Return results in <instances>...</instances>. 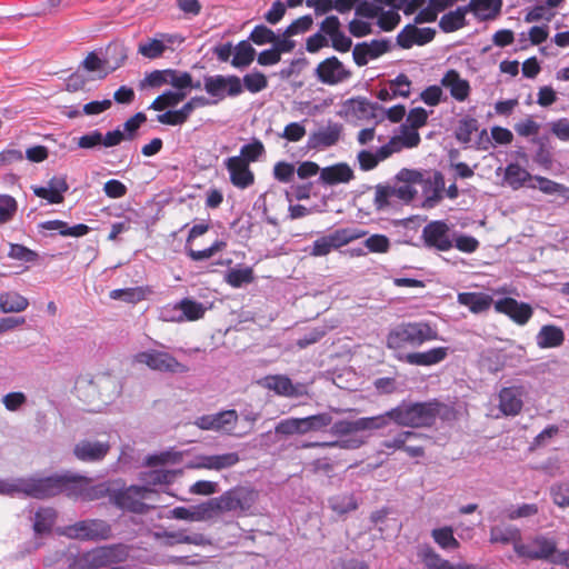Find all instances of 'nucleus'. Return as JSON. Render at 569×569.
<instances>
[{"label":"nucleus","instance_id":"obj_63","mask_svg":"<svg viewBox=\"0 0 569 569\" xmlns=\"http://www.w3.org/2000/svg\"><path fill=\"white\" fill-rule=\"evenodd\" d=\"M313 19L310 14L299 17L292 21L284 30V37H293L299 33H305L312 28Z\"/></svg>","mask_w":569,"mask_h":569},{"label":"nucleus","instance_id":"obj_44","mask_svg":"<svg viewBox=\"0 0 569 569\" xmlns=\"http://www.w3.org/2000/svg\"><path fill=\"white\" fill-rule=\"evenodd\" d=\"M302 435L311 431H320L332 423V417L328 412H321L300 418Z\"/></svg>","mask_w":569,"mask_h":569},{"label":"nucleus","instance_id":"obj_31","mask_svg":"<svg viewBox=\"0 0 569 569\" xmlns=\"http://www.w3.org/2000/svg\"><path fill=\"white\" fill-rule=\"evenodd\" d=\"M90 482L91 479L84 476L71 473L61 475V493L82 499L86 486Z\"/></svg>","mask_w":569,"mask_h":569},{"label":"nucleus","instance_id":"obj_58","mask_svg":"<svg viewBox=\"0 0 569 569\" xmlns=\"http://www.w3.org/2000/svg\"><path fill=\"white\" fill-rule=\"evenodd\" d=\"M227 282L233 288H240L244 283L253 281V271L251 268L231 269L227 274Z\"/></svg>","mask_w":569,"mask_h":569},{"label":"nucleus","instance_id":"obj_5","mask_svg":"<svg viewBox=\"0 0 569 569\" xmlns=\"http://www.w3.org/2000/svg\"><path fill=\"white\" fill-rule=\"evenodd\" d=\"M66 535L71 539L82 541L108 540L112 536L111 526L101 519L80 520L66 528Z\"/></svg>","mask_w":569,"mask_h":569},{"label":"nucleus","instance_id":"obj_34","mask_svg":"<svg viewBox=\"0 0 569 569\" xmlns=\"http://www.w3.org/2000/svg\"><path fill=\"white\" fill-rule=\"evenodd\" d=\"M565 341L561 328L553 325L543 326L537 336V343L541 349L560 347Z\"/></svg>","mask_w":569,"mask_h":569},{"label":"nucleus","instance_id":"obj_39","mask_svg":"<svg viewBox=\"0 0 569 569\" xmlns=\"http://www.w3.org/2000/svg\"><path fill=\"white\" fill-rule=\"evenodd\" d=\"M29 306L27 298L18 292L9 291L0 293V311L4 313L21 312Z\"/></svg>","mask_w":569,"mask_h":569},{"label":"nucleus","instance_id":"obj_32","mask_svg":"<svg viewBox=\"0 0 569 569\" xmlns=\"http://www.w3.org/2000/svg\"><path fill=\"white\" fill-rule=\"evenodd\" d=\"M532 179L530 172L517 162L509 163L505 169L503 181L512 190L521 189Z\"/></svg>","mask_w":569,"mask_h":569},{"label":"nucleus","instance_id":"obj_12","mask_svg":"<svg viewBox=\"0 0 569 569\" xmlns=\"http://www.w3.org/2000/svg\"><path fill=\"white\" fill-rule=\"evenodd\" d=\"M390 50L391 42L388 39L363 41L353 47L352 59L358 67H365L370 60H376Z\"/></svg>","mask_w":569,"mask_h":569},{"label":"nucleus","instance_id":"obj_21","mask_svg":"<svg viewBox=\"0 0 569 569\" xmlns=\"http://www.w3.org/2000/svg\"><path fill=\"white\" fill-rule=\"evenodd\" d=\"M264 387L283 397H300L306 395V387L301 383L293 385L284 375L268 376L264 378Z\"/></svg>","mask_w":569,"mask_h":569},{"label":"nucleus","instance_id":"obj_19","mask_svg":"<svg viewBox=\"0 0 569 569\" xmlns=\"http://www.w3.org/2000/svg\"><path fill=\"white\" fill-rule=\"evenodd\" d=\"M436 30L432 28H418L407 24L397 36V43L402 49H410L415 44L425 46L435 39Z\"/></svg>","mask_w":569,"mask_h":569},{"label":"nucleus","instance_id":"obj_54","mask_svg":"<svg viewBox=\"0 0 569 569\" xmlns=\"http://www.w3.org/2000/svg\"><path fill=\"white\" fill-rule=\"evenodd\" d=\"M331 509L338 515H345L358 508V502L352 495L337 496L330 500Z\"/></svg>","mask_w":569,"mask_h":569},{"label":"nucleus","instance_id":"obj_20","mask_svg":"<svg viewBox=\"0 0 569 569\" xmlns=\"http://www.w3.org/2000/svg\"><path fill=\"white\" fill-rule=\"evenodd\" d=\"M522 393V387H503L498 393L500 411L505 416L515 417L519 415L523 407Z\"/></svg>","mask_w":569,"mask_h":569},{"label":"nucleus","instance_id":"obj_10","mask_svg":"<svg viewBox=\"0 0 569 569\" xmlns=\"http://www.w3.org/2000/svg\"><path fill=\"white\" fill-rule=\"evenodd\" d=\"M19 491L37 499H44L61 493V475L22 481Z\"/></svg>","mask_w":569,"mask_h":569},{"label":"nucleus","instance_id":"obj_24","mask_svg":"<svg viewBox=\"0 0 569 569\" xmlns=\"http://www.w3.org/2000/svg\"><path fill=\"white\" fill-rule=\"evenodd\" d=\"M342 132V126L339 123H329L320 128L309 137V146L315 149H325L335 146Z\"/></svg>","mask_w":569,"mask_h":569},{"label":"nucleus","instance_id":"obj_37","mask_svg":"<svg viewBox=\"0 0 569 569\" xmlns=\"http://www.w3.org/2000/svg\"><path fill=\"white\" fill-rule=\"evenodd\" d=\"M164 42L172 43V36L161 33L160 39L154 38L144 43H140L138 47V52L148 59H157L161 57L167 49Z\"/></svg>","mask_w":569,"mask_h":569},{"label":"nucleus","instance_id":"obj_4","mask_svg":"<svg viewBox=\"0 0 569 569\" xmlns=\"http://www.w3.org/2000/svg\"><path fill=\"white\" fill-rule=\"evenodd\" d=\"M259 499V491L250 486H236L214 498L216 508L223 513L244 517L251 513Z\"/></svg>","mask_w":569,"mask_h":569},{"label":"nucleus","instance_id":"obj_16","mask_svg":"<svg viewBox=\"0 0 569 569\" xmlns=\"http://www.w3.org/2000/svg\"><path fill=\"white\" fill-rule=\"evenodd\" d=\"M127 558V551L121 545L102 546L89 551L84 559L92 568L107 567L121 562Z\"/></svg>","mask_w":569,"mask_h":569},{"label":"nucleus","instance_id":"obj_33","mask_svg":"<svg viewBox=\"0 0 569 569\" xmlns=\"http://www.w3.org/2000/svg\"><path fill=\"white\" fill-rule=\"evenodd\" d=\"M458 302L468 307L471 312L480 313L490 308L492 298L482 292H461L458 295Z\"/></svg>","mask_w":569,"mask_h":569},{"label":"nucleus","instance_id":"obj_38","mask_svg":"<svg viewBox=\"0 0 569 569\" xmlns=\"http://www.w3.org/2000/svg\"><path fill=\"white\" fill-rule=\"evenodd\" d=\"M467 7H459L453 11L443 14L439 21V27L443 32H453L465 27Z\"/></svg>","mask_w":569,"mask_h":569},{"label":"nucleus","instance_id":"obj_8","mask_svg":"<svg viewBox=\"0 0 569 569\" xmlns=\"http://www.w3.org/2000/svg\"><path fill=\"white\" fill-rule=\"evenodd\" d=\"M453 233L443 220L428 222L421 232L423 246L437 251H449L453 247Z\"/></svg>","mask_w":569,"mask_h":569},{"label":"nucleus","instance_id":"obj_60","mask_svg":"<svg viewBox=\"0 0 569 569\" xmlns=\"http://www.w3.org/2000/svg\"><path fill=\"white\" fill-rule=\"evenodd\" d=\"M365 247L372 253H387L390 250V239L380 233L372 234L365 240Z\"/></svg>","mask_w":569,"mask_h":569},{"label":"nucleus","instance_id":"obj_62","mask_svg":"<svg viewBox=\"0 0 569 569\" xmlns=\"http://www.w3.org/2000/svg\"><path fill=\"white\" fill-rule=\"evenodd\" d=\"M226 247H227V243L224 241L217 240L210 247H208L203 250H193V249L189 248L187 250V254L193 261H202V260L210 259L213 254L223 250Z\"/></svg>","mask_w":569,"mask_h":569},{"label":"nucleus","instance_id":"obj_2","mask_svg":"<svg viewBox=\"0 0 569 569\" xmlns=\"http://www.w3.org/2000/svg\"><path fill=\"white\" fill-rule=\"evenodd\" d=\"M77 392L89 411H99L119 393V383L109 373H98L89 380L81 381Z\"/></svg>","mask_w":569,"mask_h":569},{"label":"nucleus","instance_id":"obj_61","mask_svg":"<svg viewBox=\"0 0 569 569\" xmlns=\"http://www.w3.org/2000/svg\"><path fill=\"white\" fill-rule=\"evenodd\" d=\"M249 40L257 46H263L267 43H272L274 40H277V36L267 26L258 24L252 29L249 36Z\"/></svg>","mask_w":569,"mask_h":569},{"label":"nucleus","instance_id":"obj_57","mask_svg":"<svg viewBox=\"0 0 569 569\" xmlns=\"http://www.w3.org/2000/svg\"><path fill=\"white\" fill-rule=\"evenodd\" d=\"M243 87L249 92L257 93V92H260V91L264 90L268 87V79L260 71H254V72H251V73H247L243 77L242 88Z\"/></svg>","mask_w":569,"mask_h":569},{"label":"nucleus","instance_id":"obj_1","mask_svg":"<svg viewBox=\"0 0 569 569\" xmlns=\"http://www.w3.org/2000/svg\"><path fill=\"white\" fill-rule=\"evenodd\" d=\"M438 339V331L427 321L401 322L389 330L386 347L393 356L403 361L409 349H416L426 342Z\"/></svg>","mask_w":569,"mask_h":569},{"label":"nucleus","instance_id":"obj_52","mask_svg":"<svg viewBox=\"0 0 569 569\" xmlns=\"http://www.w3.org/2000/svg\"><path fill=\"white\" fill-rule=\"evenodd\" d=\"M423 435L415 431H401L398 432L392 439H387L381 442V446L390 450H403L405 445L411 439L422 438ZM425 438H428L425 436Z\"/></svg>","mask_w":569,"mask_h":569},{"label":"nucleus","instance_id":"obj_14","mask_svg":"<svg viewBox=\"0 0 569 569\" xmlns=\"http://www.w3.org/2000/svg\"><path fill=\"white\" fill-rule=\"evenodd\" d=\"M495 310L499 313L506 315L518 326H525L533 315L532 307L515 298L506 297L495 302Z\"/></svg>","mask_w":569,"mask_h":569},{"label":"nucleus","instance_id":"obj_48","mask_svg":"<svg viewBox=\"0 0 569 569\" xmlns=\"http://www.w3.org/2000/svg\"><path fill=\"white\" fill-rule=\"evenodd\" d=\"M186 92L182 91H166L152 101L150 108L156 111H162L167 108L177 106L186 99Z\"/></svg>","mask_w":569,"mask_h":569},{"label":"nucleus","instance_id":"obj_18","mask_svg":"<svg viewBox=\"0 0 569 569\" xmlns=\"http://www.w3.org/2000/svg\"><path fill=\"white\" fill-rule=\"evenodd\" d=\"M224 167L229 172L230 182L234 187L246 189L253 184L254 174L242 158L229 157L224 161Z\"/></svg>","mask_w":569,"mask_h":569},{"label":"nucleus","instance_id":"obj_36","mask_svg":"<svg viewBox=\"0 0 569 569\" xmlns=\"http://www.w3.org/2000/svg\"><path fill=\"white\" fill-rule=\"evenodd\" d=\"M368 234L367 230L359 228H340L329 233L330 241L335 249H339L343 246L349 244L352 241L361 239Z\"/></svg>","mask_w":569,"mask_h":569},{"label":"nucleus","instance_id":"obj_45","mask_svg":"<svg viewBox=\"0 0 569 569\" xmlns=\"http://www.w3.org/2000/svg\"><path fill=\"white\" fill-rule=\"evenodd\" d=\"M348 103L351 112L358 118H375L376 111L380 109L378 103H373L362 97L352 98Z\"/></svg>","mask_w":569,"mask_h":569},{"label":"nucleus","instance_id":"obj_49","mask_svg":"<svg viewBox=\"0 0 569 569\" xmlns=\"http://www.w3.org/2000/svg\"><path fill=\"white\" fill-rule=\"evenodd\" d=\"M479 129L478 120L472 117L462 118L455 131L456 139L461 143H469L471 137Z\"/></svg>","mask_w":569,"mask_h":569},{"label":"nucleus","instance_id":"obj_9","mask_svg":"<svg viewBox=\"0 0 569 569\" xmlns=\"http://www.w3.org/2000/svg\"><path fill=\"white\" fill-rule=\"evenodd\" d=\"M238 419V412L234 409H229L217 413L200 416L196 419L194 425L201 430L241 437L242 433L234 432Z\"/></svg>","mask_w":569,"mask_h":569},{"label":"nucleus","instance_id":"obj_17","mask_svg":"<svg viewBox=\"0 0 569 569\" xmlns=\"http://www.w3.org/2000/svg\"><path fill=\"white\" fill-rule=\"evenodd\" d=\"M110 448L108 441L83 439L74 445L73 455L78 460L83 462H98L106 458Z\"/></svg>","mask_w":569,"mask_h":569},{"label":"nucleus","instance_id":"obj_7","mask_svg":"<svg viewBox=\"0 0 569 569\" xmlns=\"http://www.w3.org/2000/svg\"><path fill=\"white\" fill-rule=\"evenodd\" d=\"M134 362L139 365H144L149 369L161 372H171V373H184L189 369L183 363L179 362L172 355L166 351L159 350H147L141 351L134 355Z\"/></svg>","mask_w":569,"mask_h":569},{"label":"nucleus","instance_id":"obj_43","mask_svg":"<svg viewBox=\"0 0 569 569\" xmlns=\"http://www.w3.org/2000/svg\"><path fill=\"white\" fill-rule=\"evenodd\" d=\"M149 293L148 288L136 287L111 290L109 297L113 300H121L128 303H138L146 299Z\"/></svg>","mask_w":569,"mask_h":569},{"label":"nucleus","instance_id":"obj_25","mask_svg":"<svg viewBox=\"0 0 569 569\" xmlns=\"http://www.w3.org/2000/svg\"><path fill=\"white\" fill-rule=\"evenodd\" d=\"M448 356V347H436L423 352H411L403 357V362L412 366L429 367L443 361Z\"/></svg>","mask_w":569,"mask_h":569},{"label":"nucleus","instance_id":"obj_50","mask_svg":"<svg viewBox=\"0 0 569 569\" xmlns=\"http://www.w3.org/2000/svg\"><path fill=\"white\" fill-rule=\"evenodd\" d=\"M533 180L537 181V188L546 193V194H555V193H558L567 199H569V188H567L566 186L561 184V183H558L553 180H550L546 177H541V176H535L533 177ZM532 188H536V186H531Z\"/></svg>","mask_w":569,"mask_h":569},{"label":"nucleus","instance_id":"obj_23","mask_svg":"<svg viewBox=\"0 0 569 569\" xmlns=\"http://www.w3.org/2000/svg\"><path fill=\"white\" fill-rule=\"evenodd\" d=\"M240 461L238 452L200 456L197 468L220 471L236 466Z\"/></svg>","mask_w":569,"mask_h":569},{"label":"nucleus","instance_id":"obj_53","mask_svg":"<svg viewBox=\"0 0 569 569\" xmlns=\"http://www.w3.org/2000/svg\"><path fill=\"white\" fill-rule=\"evenodd\" d=\"M389 420H391L388 416V411L383 415L375 416V417H363L356 420L357 430L366 431V430H378L388 426Z\"/></svg>","mask_w":569,"mask_h":569},{"label":"nucleus","instance_id":"obj_6","mask_svg":"<svg viewBox=\"0 0 569 569\" xmlns=\"http://www.w3.org/2000/svg\"><path fill=\"white\" fill-rule=\"evenodd\" d=\"M313 73L320 83L329 87L345 83L353 76V72L336 56L321 60Z\"/></svg>","mask_w":569,"mask_h":569},{"label":"nucleus","instance_id":"obj_3","mask_svg":"<svg viewBox=\"0 0 569 569\" xmlns=\"http://www.w3.org/2000/svg\"><path fill=\"white\" fill-rule=\"evenodd\" d=\"M446 406L437 400L401 405L388 411L389 418L398 426L431 427Z\"/></svg>","mask_w":569,"mask_h":569},{"label":"nucleus","instance_id":"obj_59","mask_svg":"<svg viewBox=\"0 0 569 569\" xmlns=\"http://www.w3.org/2000/svg\"><path fill=\"white\" fill-rule=\"evenodd\" d=\"M167 77V84L174 87L178 91H182L183 89L193 86L192 77L187 71L168 69Z\"/></svg>","mask_w":569,"mask_h":569},{"label":"nucleus","instance_id":"obj_46","mask_svg":"<svg viewBox=\"0 0 569 569\" xmlns=\"http://www.w3.org/2000/svg\"><path fill=\"white\" fill-rule=\"evenodd\" d=\"M162 537L167 539L166 545L174 546L180 543L200 546L204 542V537L201 533L187 535L184 530L179 531H164Z\"/></svg>","mask_w":569,"mask_h":569},{"label":"nucleus","instance_id":"obj_40","mask_svg":"<svg viewBox=\"0 0 569 569\" xmlns=\"http://www.w3.org/2000/svg\"><path fill=\"white\" fill-rule=\"evenodd\" d=\"M421 560L426 569H468V565H452L431 548H426L422 551Z\"/></svg>","mask_w":569,"mask_h":569},{"label":"nucleus","instance_id":"obj_30","mask_svg":"<svg viewBox=\"0 0 569 569\" xmlns=\"http://www.w3.org/2000/svg\"><path fill=\"white\" fill-rule=\"evenodd\" d=\"M173 309L181 310V315L177 318H172V321L182 322L196 321L203 318L206 308L201 302L194 301L189 298H183L181 301L174 305Z\"/></svg>","mask_w":569,"mask_h":569},{"label":"nucleus","instance_id":"obj_15","mask_svg":"<svg viewBox=\"0 0 569 569\" xmlns=\"http://www.w3.org/2000/svg\"><path fill=\"white\" fill-rule=\"evenodd\" d=\"M150 492H152V490L147 486H131L114 495V503L121 509L142 513L146 509L143 499H146Z\"/></svg>","mask_w":569,"mask_h":569},{"label":"nucleus","instance_id":"obj_42","mask_svg":"<svg viewBox=\"0 0 569 569\" xmlns=\"http://www.w3.org/2000/svg\"><path fill=\"white\" fill-rule=\"evenodd\" d=\"M431 537L443 550H456L460 547V542L456 539L453 529L450 526L433 529Z\"/></svg>","mask_w":569,"mask_h":569},{"label":"nucleus","instance_id":"obj_28","mask_svg":"<svg viewBox=\"0 0 569 569\" xmlns=\"http://www.w3.org/2000/svg\"><path fill=\"white\" fill-rule=\"evenodd\" d=\"M320 179L326 184L346 183L353 179V171L347 163L326 167L320 172Z\"/></svg>","mask_w":569,"mask_h":569},{"label":"nucleus","instance_id":"obj_51","mask_svg":"<svg viewBox=\"0 0 569 569\" xmlns=\"http://www.w3.org/2000/svg\"><path fill=\"white\" fill-rule=\"evenodd\" d=\"M180 473L181 470H152L144 475L143 481L148 486L169 485Z\"/></svg>","mask_w":569,"mask_h":569},{"label":"nucleus","instance_id":"obj_27","mask_svg":"<svg viewBox=\"0 0 569 569\" xmlns=\"http://www.w3.org/2000/svg\"><path fill=\"white\" fill-rule=\"evenodd\" d=\"M399 178L405 181V183L398 187H391L393 198L409 203L417 194V190L411 186V183L418 182L421 180V173L418 171L405 170L400 172Z\"/></svg>","mask_w":569,"mask_h":569},{"label":"nucleus","instance_id":"obj_13","mask_svg":"<svg viewBox=\"0 0 569 569\" xmlns=\"http://www.w3.org/2000/svg\"><path fill=\"white\" fill-rule=\"evenodd\" d=\"M204 90L211 97L223 99L224 91H227V94L230 97L242 93V83L237 76H209L204 78Z\"/></svg>","mask_w":569,"mask_h":569},{"label":"nucleus","instance_id":"obj_41","mask_svg":"<svg viewBox=\"0 0 569 569\" xmlns=\"http://www.w3.org/2000/svg\"><path fill=\"white\" fill-rule=\"evenodd\" d=\"M254 48L249 43L248 40H242L234 47V54L231 60V64L234 68H244L251 64V62L254 60Z\"/></svg>","mask_w":569,"mask_h":569},{"label":"nucleus","instance_id":"obj_11","mask_svg":"<svg viewBox=\"0 0 569 569\" xmlns=\"http://www.w3.org/2000/svg\"><path fill=\"white\" fill-rule=\"evenodd\" d=\"M557 543L553 539L546 536H537L528 543L516 546V553L519 557L532 560L552 559L557 553Z\"/></svg>","mask_w":569,"mask_h":569},{"label":"nucleus","instance_id":"obj_47","mask_svg":"<svg viewBox=\"0 0 569 569\" xmlns=\"http://www.w3.org/2000/svg\"><path fill=\"white\" fill-rule=\"evenodd\" d=\"M501 0H471L467 6L468 11L483 17H496L501 9Z\"/></svg>","mask_w":569,"mask_h":569},{"label":"nucleus","instance_id":"obj_56","mask_svg":"<svg viewBox=\"0 0 569 569\" xmlns=\"http://www.w3.org/2000/svg\"><path fill=\"white\" fill-rule=\"evenodd\" d=\"M18 210L17 200L9 194H0V224L13 219Z\"/></svg>","mask_w":569,"mask_h":569},{"label":"nucleus","instance_id":"obj_26","mask_svg":"<svg viewBox=\"0 0 569 569\" xmlns=\"http://www.w3.org/2000/svg\"><path fill=\"white\" fill-rule=\"evenodd\" d=\"M102 63H104V76L120 68L128 58L127 48L119 42L109 43L101 50Z\"/></svg>","mask_w":569,"mask_h":569},{"label":"nucleus","instance_id":"obj_29","mask_svg":"<svg viewBox=\"0 0 569 569\" xmlns=\"http://www.w3.org/2000/svg\"><path fill=\"white\" fill-rule=\"evenodd\" d=\"M489 541L502 545L512 543L516 551V546L521 545V532L513 526H493L490 529Z\"/></svg>","mask_w":569,"mask_h":569},{"label":"nucleus","instance_id":"obj_55","mask_svg":"<svg viewBox=\"0 0 569 569\" xmlns=\"http://www.w3.org/2000/svg\"><path fill=\"white\" fill-rule=\"evenodd\" d=\"M263 153V143L260 140L254 139L252 142L242 146L240 149V154L237 157L242 158L244 162L249 164L250 162L258 161Z\"/></svg>","mask_w":569,"mask_h":569},{"label":"nucleus","instance_id":"obj_22","mask_svg":"<svg viewBox=\"0 0 569 569\" xmlns=\"http://www.w3.org/2000/svg\"><path fill=\"white\" fill-rule=\"evenodd\" d=\"M442 87L450 91V96L459 101H466L470 96V83L468 80L462 79L460 73L455 70H448L440 80Z\"/></svg>","mask_w":569,"mask_h":569},{"label":"nucleus","instance_id":"obj_64","mask_svg":"<svg viewBox=\"0 0 569 569\" xmlns=\"http://www.w3.org/2000/svg\"><path fill=\"white\" fill-rule=\"evenodd\" d=\"M8 256L11 259L24 261V262H36L39 258V254L36 251L27 248L23 244H19V243L10 244V250L8 252Z\"/></svg>","mask_w":569,"mask_h":569},{"label":"nucleus","instance_id":"obj_35","mask_svg":"<svg viewBox=\"0 0 569 569\" xmlns=\"http://www.w3.org/2000/svg\"><path fill=\"white\" fill-rule=\"evenodd\" d=\"M40 228L43 230H54L63 237H82L86 236L90 228L84 223H78L73 227H69L67 222L62 220H48L40 223Z\"/></svg>","mask_w":569,"mask_h":569}]
</instances>
